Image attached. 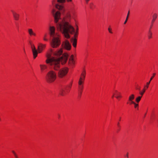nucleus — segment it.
<instances>
[{"instance_id":"obj_1","label":"nucleus","mask_w":158,"mask_h":158,"mask_svg":"<svg viewBox=\"0 0 158 158\" xmlns=\"http://www.w3.org/2000/svg\"><path fill=\"white\" fill-rule=\"evenodd\" d=\"M52 13L53 15L55 21L56 23V26L58 30L60 31L64 35L65 37L66 38H69L70 36L69 34V33L73 34L75 33L74 37H76L78 33V28L77 26V31L75 32L74 27L70 25L69 22L72 19H74L75 15L74 13L70 14L69 13H67L66 15V20H62L58 23V22L60 19V12L57 11L55 12L54 9L52 10Z\"/></svg>"},{"instance_id":"obj_2","label":"nucleus","mask_w":158,"mask_h":158,"mask_svg":"<svg viewBox=\"0 0 158 158\" xmlns=\"http://www.w3.org/2000/svg\"><path fill=\"white\" fill-rule=\"evenodd\" d=\"M62 51L60 49L55 53L51 51L47 55V59L46 62L49 64L55 70H58L60 68L61 62L62 64H64L68 60L69 55L66 53L62 54Z\"/></svg>"},{"instance_id":"obj_3","label":"nucleus","mask_w":158,"mask_h":158,"mask_svg":"<svg viewBox=\"0 0 158 158\" xmlns=\"http://www.w3.org/2000/svg\"><path fill=\"white\" fill-rule=\"evenodd\" d=\"M50 35L51 37L50 42L51 46L54 48H57L60 44V40L59 34L55 32V28L54 27H50Z\"/></svg>"},{"instance_id":"obj_4","label":"nucleus","mask_w":158,"mask_h":158,"mask_svg":"<svg viewBox=\"0 0 158 158\" xmlns=\"http://www.w3.org/2000/svg\"><path fill=\"white\" fill-rule=\"evenodd\" d=\"M56 73L52 70H51L48 72L46 76V79L48 83L53 82L56 79Z\"/></svg>"},{"instance_id":"obj_5","label":"nucleus","mask_w":158,"mask_h":158,"mask_svg":"<svg viewBox=\"0 0 158 158\" xmlns=\"http://www.w3.org/2000/svg\"><path fill=\"white\" fill-rule=\"evenodd\" d=\"M71 86L72 85L71 84L64 88L61 89L60 91V94L61 96H64L68 94L70 90Z\"/></svg>"},{"instance_id":"obj_6","label":"nucleus","mask_w":158,"mask_h":158,"mask_svg":"<svg viewBox=\"0 0 158 158\" xmlns=\"http://www.w3.org/2000/svg\"><path fill=\"white\" fill-rule=\"evenodd\" d=\"M68 71V69L66 67L60 69L58 73V77L60 78H62L67 74Z\"/></svg>"},{"instance_id":"obj_7","label":"nucleus","mask_w":158,"mask_h":158,"mask_svg":"<svg viewBox=\"0 0 158 158\" xmlns=\"http://www.w3.org/2000/svg\"><path fill=\"white\" fill-rule=\"evenodd\" d=\"M62 47L65 49L69 50L71 49V46L69 41L67 40H65L62 44Z\"/></svg>"},{"instance_id":"obj_8","label":"nucleus","mask_w":158,"mask_h":158,"mask_svg":"<svg viewBox=\"0 0 158 158\" xmlns=\"http://www.w3.org/2000/svg\"><path fill=\"white\" fill-rule=\"evenodd\" d=\"M55 0L52 1V3L53 5H55L56 8L59 10L61 11L62 13L64 11V6L61 5H60L58 4H55Z\"/></svg>"},{"instance_id":"obj_9","label":"nucleus","mask_w":158,"mask_h":158,"mask_svg":"<svg viewBox=\"0 0 158 158\" xmlns=\"http://www.w3.org/2000/svg\"><path fill=\"white\" fill-rule=\"evenodd\" d=\"M74 56L72 55L70 56L69 62L68 64L69 66H73L74 64L75 61L73 58Z\"/></svg>"},{"instance_id":"obj_10","label":"nucleus","mask_w":158,"mask_h":158,"mask_svg":"<svg viewBox=\"0 0 158 158\" xmlns=\"http://www.w3.org/2000/svg\"><path fill=\"white\" fill-rule=\"evenodd\" d=\"M11 11L13 15L14 19L16 20H18L19 18V15L17 13L13 10H11Z\"/></svg>"},{"instance_id":"obj_11","label":"nucleus","mask_w":158,"mask_h":158,"mask_svg":"<svg viewBox=\"0 0 158 158\" xmlns=\"http://www.w3.org/2000/svg\"><path fill=\"white\" fill-rule=\"evenodd\" d=\"M45 47V45L44 44H40L38 46V52L40 53H41L44 49Z\"/></svg>"},{"instance_id":"obj_12","label":"nucleus","mask_w":158,"mask_h":158,"mask_svg":"<svg viewBox=\"0 0 158 158\" xmlns=\"http://www.w3.org/2000/svg\"><path fill=\"white\" fill-rule=\"evenodd\" d=\"M78 91H82L83 88V83H82L81 81H80L78 82Z\"/></svg>"},{"instance_id":"obj_13","label":"nucleus","mask_w":158,"mask_h":158,"mask_svg":"<svg viewBox=\"0 0 158 158\" xmlns=\"http://www.w3.org/2000/svg\"><path fill=\"white\" fill-rule=\"evenodd\" d=\"M32 51L33 56V58L34 59H35L37 56L38 51H37V50L36 49H35L34 48L33 49V50Z\"/></svg>"},{"instance_id":"obj_14","label":"nucleus","mask_w":158,"mask_h":158,"mask_svg":"<svg viewBox=\"0 0 158 158\" xmlns=\"http://www.w3.org/2000/svg\"><path fill=\"white\" fill-rule=\"evenodd\" d=\"M135 98V95L134 94H131L130 95L128 98V101L130 102V104L132 103V102H134L133 101V100Z\"/></svg>"},{"instance_id":"obj_15","label":"nucleus","mask_w":158,"mask_h":158,"mask_svg":"<svg viewBox=\"0 0 158 158\" xmlns=\"http://www.w3.org/2000/svg\"><path fill=\"white\" fill-rule=\"evenodd\" d=\"M72 42L73 43V45L74 47H76L77 43V40L76 39L72 38L71 39Z\"/></svg>"},{"instance_id":"obj_16","label":"nucleus","mask_w":158,"mask_h":158,"mask_svg":"<svg viewBox=\"0 0 158 158\" xmlns=\"http://www.w3.org/2000/svg\"><path fill=\"white\" fill-rule=\"evenodd\" d=\"M157 17V15L156 13H154L152 15V23L153 24L155 21Z\"/></svg>"},{"instance_id":"obj_17","label":"nucleus","mask_w":158,"mask_h":158,"mask_svg":"<svg viewBox=\"0 0 158 158\" xmlns=\"http://www.w3.org/2000/svg\"><path fill=\"white\" fill-rule=\"evenodd\" d=\"M155 75H156V73H153V76L151 77V78L149 81L147 83H146L147 85H146V88L147 89L149 85L150 84L151 81L152 79L154 77V76H155Z\"/></svg>"},{"instance_id":"obj_18","label":"nucleus","mask_w":158,"mask_h":158,"mask_svg":"<svg viewBox=\"0 0 158 158\" xmlns=\"http://www.w3.org/2000/svg\"><path fill=\"white\" fill-rule=\"evenodd\" d=\"M28 32L29 34V35L31 36L32 35H33L34 36H35L36 35L32 31V30L31 29H28Z\"/></svg>"},{"instance_id":"obj_19","label":"nucleus","mask_w":158,"mask_h":158,"mask_svg":"<svg viewBox=\"0 0 158 158\" xmlns=\"http://www.w3.org/2000/svg\"><path fill=\"white\" fill-rule=\"evenodd\" d=\"M40 68L41 70L42 71H43L47 68V66L44 64H40Z\"/></svg>"},{"instance_id":"obj_20","label":"nucleus","mask_w":158,"mask_h":158,"mask_svg":"<svg viewBox=\"0 0 158 158\" xmlns=\"http://www.w3.org/2000/svg\"><path fill=\"white\" fill-rule=\"evenodd\" d=\"M85 78V77H84L83 76H81L78 81H81L82 83H83Z\"/></svg>"},{"instance_id":"obj_21","label":"nucleus","mask_w":158,"mask_h":158,"mask_svg":"<svg viewBox=\"0 0 158 158\" xmlns=\"http://www.w3.org/2000/svg\"><path fill=\"white\" fill-rule=\"evenodd\" d=\"M142 96H139L137 97L135 99V101L137 103H139L140 100Z\"/></svg>"},{"instance_id":"obj_22","label":"nucleus","mask_w":158,"mask_h":158,"mask_svg":"<svg viewBox=\"0 0 158 158\" xmlns=\"http://www.w3.org/2000/svg\"><path fill=\"white\" fill-rule=\"evenodd\" d=\"M129 14H130V11L129 10L128 12V13H127V16L126 17V19L125 20V22H124V24H125L127 22L128 19V18Z\"/></svg>"},{"instance_id":"obj_23","label":"nucleus","mask_w":158,"mask_h":158,"mask_svg":"<svg viewBox=\"0 0 158 158\" xmlns=\"http://www.w3.org/2000/svg\"><path fill=\"white\" fill-rule=\"evenodd\" d=\"M116 95V98L117 99L119 98H121L122 97L121 95V93L120 92L117 93Z\"/></svg>"},{"instance_id":"obj_24","label":"nucleus","mask_w":158,"mask_h":158,"mask_svg":"<svg viewBox=\"0 0 158 158\" xmlns=\"http://www.w3.org/2000/svg\"><path fill=\"white\" fill-rule=\"evenodd\" d=\"M65 2V0H57V2L59 3H64Z\"/></svg>"},{"instance_id":"obj_25","label":"nucleus","mask_w":158,"mask_h":158,"mask_svg":"<svg viewBox=\"0 0 158 158\" xmlns=\"http://www.w3.org/2000/svg\"><path fill=\"white\" fill-rule=\"evenodd\" d=\"M145 91V89H143L142 90V91L140 92L139 94L141 95V96H142L143 94L144 93Z\"/></svg>"},{"instance_id":"obj_26","label":"nucleus","mask_w":158,"mask_h":158,"mask_svg":"<svg viewBox=\"0 0 158 158\" xmlns=\"http://www.w3.org/2000/svg\"><path fill=\"white\" fill-rule=\"evenodd\" d=\"M133 104L134 105V107L135 108H136L137 107H138V104L134 102H132V103L131 104Z\"/></svg>"},{"instance_id":"obj_27","label":"nucleus","mask_w":158,"mask_h":158,"mask_svg":"<svg viewBox=\"0 0 158 158\" xmlns=\"http://www.w3.org/2000/svg\"><path fill=\"white\" fill-rule=\"evenodd\" d=\"M86 73L85 70H84L81 74V76H83V77H85Z\"/></svg>"},{"instance_id":"obj_28","label":"nucleus","mask_w":158,"mask_h":158,"mask_svg":"<svg viewBox=\"0 0 158 158\" xmlns=\"http://www.w3.org/2000/svg\"><path fill=\"white\" fill-rule=\"evenodd\" d=\"M47 34H44V38H43L44 40V41H47L48 40V39L46 38V37L47 36Z\"/></svg>"},{"instance_id":"obj_29","label":"nucleus","mask_w":158,"mask_h":158,"mask_svg":"<svg viewBox=\"0 0 158 158\" xmlns=\"http://www.w3.org/2000/svg\"><path fill=\"white\" fill-rule=\"evenodd\" d=\"M94 6V5L93 3H90L89 7H90V8H91V9H93Z\"/></svg>"},{"instance_id":"obj_30","label":"nucleus","mask_w":158,"mask_h":158,"mask_svg":"<svg viewBox=\"0 0 158 158\" xmlns=\"http://www.w3.org/2000/svg\"><path fill=\"white\" fill-rule=\"evenodd\" d=\"M152 32H150V33H148V38L149 39H150L152 38Z\"/></svg>"},{"instance_id":"obj_31","label":"nucleus","mask_w":158,"mask_h":158,"mask_svg":"<svg viewBox=\"0 0 158 158\" xmlns=\"http://www.w3.org/2000/svg\"><path fill=\"white\" fill-rule=\"evenodd\" d=\"M12 152L14 154L15 156V158H18L16 153H15V152L14 151H12Z\"/></svg>"},{"instance_id":"obj_32","label":"nucleus","mask_w":158,"mask_h":158,"mask_svg":"<svg viewBox=\"0 0 158 158\" xmlns=\"http://www.w3.org/2000/svg\"><path fill=\"white\" fill-rule=\"evenodd\" d=\"M108 30L109 31V32L110 33H112V31H111V29L110 28V27H109L108 28Z\"/></svg>"},{"instance_id":"obj_33","label":"nucleus","mask_w":158,"mask_h":158,"mask_svg":"<svg viewBox=\"0 0 158 158\" xmlns=\"http://www.w3.org/2000/svg\"><path fill=\"white\" fill-rule=\"evenodd\" d=\"M31 48L32 49V50H33V49L34 48L35 49H36L34 45H31Z\"/></svg>"},{"instance_id":"obj_34","label":"nucleus","mask_w":158,"mask_h":158,"mask_svg":"<svg viewBox=\"0 0 158 158\" xmlns=\"http://www.w3.org/2000/svg\"><path fill=\"white\" fill-rule=\"evenodd\" d=\"M78 92L79 94L80 95V96H81V94L82 91H78Z\"/></svg>"},{"instance_id":"obj_35","label":"nucleus","mask_w":158,"mask_h":158,"mask_svg":"<svg viewBox=\"0 0 158 158\" xmlns=\"http://www.w3.org/2000/svg\"><path fill=\"white\" fill-rule=\"evenodd\" d=\"M67 1L68 2H71L72 1V0H67Z\"/></svg>"},{"instance_id":"obj_36","label":"nucleus","mask_w":158,"mask_h":158,"mask_svg":"<svg viewBox=\"0 0 158 158\" xmlns=\"http://www.w3.org/2000/svg\"><path fill=\"white\" fill-rule=\"evenodd\" d=\"M126 156L128 158V153H127L126 155Z\"/></svg>"},{"instance_id":"obj_37","label":"nucleus","mask_w":158,"mask_h":158,"mask_svg":"<svg viewBox=\"0 0 158 158\" xmlns=\"http://www.w3.org/2000/svg\"><path fill=\"white\" fill-rule=\"evenodd\" d=\"M86 3H88V2L89 1V0H85Z\"/></svg>"},{"instance_id":"obj_38","label":"nucleus","mask_w":158,"mask_h":158,"mask_svg":"<svg viewBox=\"0 0 158 158\" xmlns=\"http://www.w3.org/2000/svg\"><path fill=\"white\" fill-rule=\"evenodd\" d=\"M136 89H138V90H140V87H139V88L137 87V88H136Z\"/></svg>"},{"instance_id":"obj_39","label":"nucleus","mask_w":158,"mask_h":158,"mask_svg":"<svg viewBox=\"0 0 158 158\" xmlns=\"http://www.w3.org/2000/svg\"><path fill=\"white\" fill-rule=\"evenodd\" d=\"M119 123L118 122V124H117V125H118V127H119Z\"/></svg>"},{"instance_id":"obj_40","label":"nucleus","mask_w":158,"mask_h":158,"mask_svg":"<svg viewBox=\"0 0 158 158\" xmlns=\"http://www.w3.org/2000/svg\"><path fill=\"white\" fill-rule=\"evenodd\" d=\"M150 32H151V30H149V32H148V33H150Z\"/></svg>"},{"instance_id":"obj_41","label":"nucleus","mask_w":158,"mask_h":158,"mask_svg":"<svg viewBox=\"0 0 158 158\" xmlns=\"http://www.w3.org/2000/svg\"><path fill=\"white\" fill-rule=\"evenodd\" d=\"M115 92L117 93V94L118 93L117 90H115Z\"/></svg>"},{"instance_id":"obj_42","label":"nucleus","mask_w":158,"mask_h":158,"mask_svg":"<svg viewBox=\"0 0 158 158\" xmlns=\"http://www.w3.org/2000/svg\"><path fill=\"white\" fill-rule=\"evenodd\" d=\"M152 24H152V25H151V27H150V28H152Z\"/></svg>"},{"instance_id":"obj_43","label":"nucleus","mask_w":158,"mask_h":158,"mask_svg":"<svg viewBox=\"0 0 158 158\" xmlns=\"http://www.w3.org/2000/svg\"><path fill=\"white\" fill-rule=\"evenodd\" d=\"M114 95H113L112 96V98H114Z\"/></svg>"},{"instance_id":"obj_44","label":"nucleus","mask_w":158,"mask_h":158,"mask_svg":"<svg viewBox=\"0 0 158 158\" xmlns=\"http://www.w3.org/2000/svg\"><path fill=\"white\" fill-rule=\"evenodd\" d=\"M145 87H146V86H144V89H145V90H146V89L145 88Z\"/></svg>"}]
</instances>
